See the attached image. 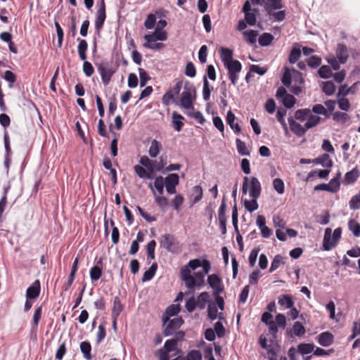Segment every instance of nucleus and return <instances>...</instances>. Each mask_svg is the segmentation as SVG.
<instances>
[{"mask_svg":"<svg viewBox=\"0 0 360 360\" xmlns=\"http://www.w3.org/2000/svg\"><path fill=\"white\" fill-rule=\"evenodd\" d=\"M201 263L202 261L200 259H191L180 269V278L188 289V292H193L196 288L203 286V275L201 271H196L191 274V271L200 267Z\"/></svg>","mask_w":360,"mask_h":360,"instance_id":"obj_1","label":"nucleus"},{"mask_svg":"<svg viewBox=\"0 0 360 360\" xmlns=\"http://www.w3.org/2000/svg\"><path fill=\"white\" fill-rule=\"evenodd\" d=\"M248 192L252 198H259L262 192V186L259 179L255 176H244L242 185V193Z\"/></svg>","mask_w":360,"mask_h":360,"instance_id":"obj_2","label":"nucleus"},{"mask_svg":"<svg viewBox=\"0 0 360 360\" xmlns=\"http://www.w3.org/2000/svg\"><path fill=\"white\" fill-rule=\"evenodd\" d=\"M195 88L193 84L186 82L180 98V105L186 110H194L193 102L195 99Z\"/></svg>","mask_w":360,"mask_h":360,"instance_id":"obj_3","label":"nucleus"},{"mask_svg":"<svg viewBox=\"0 0 360 360\" xmlns=\"http://www.w3.org/2000/svg\"><path fill=\"white\" fill-rule=\"evenodd\" d=\"M160 243L161 247L173 254H179L182 250V245L174 235L170 233L162 235Z\"/></svg>","mask_w":360,"mask_h":360,"instance_id":"obj_4","label":"nucleus"},{"mask_svg":"<svg viewBox=\"0 0 360 360\" xmlns=\"http://www.w3.org/2000/svg\"><path fill=\"white\" fill-rule=\"evenodd\" d=\"M332 230L330 228H326L324 233L323 247L325 250H330L335 248L340 240L342 234V229L338 227L335 229L333 233L334 242H331Z\"/></svg>","mask_w":360,"mask_h":360,"instance_id":"obj_5","label":"nucleus"},{"mask_svg":"<svg viewBox=\"0 0 360 360\" xmlns=\"http://www.w3.org/2000/svg\"><path fill=\"white\" fill-rule=\"evenodd\" d=\"M225 68L227 69L229 78L233 85H236L238 79V74L242 70V65L238 60L230 61L226 63Z\"/></svg>","mask_w":360,"mask_h":360,"instance_id":"obj_6","label":"nucleus"},{"mask_svg":"<svg viewBox=\"0 0 360 360\" xmlns=\"http://www.w3.org/2000/svg\"><path fill=\"white\" fill-rule=\"evenodd\" d=\"M182 81H178L172 89H169L162 96V103L165 105H169L174 101V96L179 95L182 87Z\"/></svg>","mask_w":360,"mask_h":360,"instance_id":"obj_7","label":"nucleus"},{"mask_svg":"<svg viewBox=\"0 0 360 360\" xmlns=\"http://www.w3.org/2000/svg\"><path fill=\"white\" fill-rule=\"evenodd\" d=\"M167 192L172 195L176 193V186L179 184V177L177 174H169L165 179Z\"/></svg>","mask_w":360,"mask_h":360,"instance_id":"obj_8","label":"nucleus"},{"mask_svg":"<svg viewBox=\"0 0 360 360\" xmlns=\"http://www.w3.org/2000/svg\"><path fill=\"white\" fill-rule=\"evenodd\" d=\"M105 18V4L104 0H101L100 7L96 12L95 20V27L98 32L102 30Z\"/></svg>","mask_w":360,"mask_h":360,"instance_id":"obj_9","label":"nucleus"},{"mask_svg":"<svg viewBox=\"0 0 360 360\" xmlns=\"http://www.w3.org/2000/svg\"><path fill=\"white\" fill-rule=\"evenodd\" d=\"M98 71L101 77L102 82L105 86H107L114 74V71L108 68L107 64L101 63L98 66Z\"/></svg>","mask_w":360,"mask_h":360,"instance_id":"obj_10","label":"nucleus"},{"mask_svg":"<svg viewBox=\"0 0 360 360\" xmlns=\"http://www.w3.org/2000/svg\"><path fill=\"white\" fill-rule=\"evenodd\" d=\"M208 284L213 289L214 295H218L223 290L221 280L217 274H211L207 278Z\"/></svg>","mask_w":360,"mask_h":360,"instance_id":"obj_11","label":"nucleus"},{"mask_svg":"<svg viewBox=\"0 0 360 360\" xmlns=\"http://www.w3.org/2000/svg\"><path fill=\"white\" fill-rule=\"evenodd\" d=\"M143 38L148 42L165 41L167 39V32L165 30L155 29L153 34H145Z\"/></svg>","mask_w":360,"mask_h":360,"instance_id":"obj_12","label":"nucleus"},{"mask_svg":"<svg viewBox=\"0 0 360 360\" xmlns=\"http://www.w3.org/2000/svg\"><path fill=\"white\" fill-rule=\"evenodd\" d=\"M184 321L181 318H174L169 321L164 330L165 336H169L183 324Z\"/></svg>","mask_w":360,"mask_h":360,"instance_id":"obj_13","label":"nucleus"},{"mask_svg":"<svg viewBox=\"0 0 360 360\" xmlns=\"http://www.w3.org/2000/svg\"><path fill=\"white\" fill-rule=\"evenodd\" d=\"M264 9L267 14L269 16L274 18L275 21L281 22L283 21L285 18V11H279L277 12H274V10H277L278 8H273V6L271 4H266L264 6Z\"/></svg>","mask_w":360,"mask_h":360,"instance_id":"obj_14","label":"nucleus"},{"mask_svg":"<svg viewBox=\"0 0 360 360\" xmlns=\"http://www.w3.org/2000/svg\"><path fill=\"white\" fill-rule=\"evenodd\" d=\"M41 291V285L39 280H36L26 290V298L27 300L36 299L39 297Z\"/></svg>","mask_w":360,"mask_h":360,"instance_id":"obj_15","label":"nucleus"},{"mask_svg":"<svg viewBox=\"0 0 360 360\" xmlns=\"http://www.w3.org/2000/svg\"><path fill=\"white\" fill-rule=\"evenodd\" d=\"M288 123L290 125V130L296 136L301 137L305 134L307 131V129L305 128V127L302 126L300 124L295 121L292 117L288 118Z\"/></svg>","mask_w":360,"mask_h":360,"instance_id":"obj_16","label":"nucleus"},{"mask_svg":"<svg viewBox=\"0 0 360 360\" xmlns=\"http://www.w3.org/2000/svg\"><path fill=\"white\" fill-rule=\"evenodd\" d=\"M102 264H103L102 259H100L97 262V265H95L91 268V269L89 271V275H90L91 281H93V282L96 281L99 278H101V277L102 276V274H103Z\"/></svg>","mask_w":360,"mask_h":360,"instance_id":"obj_17","label":"nucleus"},{"mask_svg":"<svg viewBox=\"0 0 360 360\" xmlns=\"http://www.w3.org/2000/svg\"><path fill=\"white\" fill-rule=\"evenodd\" d=\"M360 172L356 168H353L351 171L347 172L345 175V179L343 181L344 184L349 185L354 184L356 182L359 177Z\"/></svg>","mask_w":360,"mask_h":360,"instance_id":"obj_18","label":"nucleus"},{"mask_svg":"<svg viewBox=\"0 0 360 360\" xmlns=\"http://www.w3.org/2000/svg\"><path fill=\"white\" fill-rule=\"evenodd\" d=\"M333 340H334V336L330 332L321 333L318 336L319 344L323 347L330 346L333 342Z\"/></svg>","mask_w":360,"mask_h":360,"instance_id":"obj_19","label":"nucleus"},{"mask_svg":"<svg viewBox=\"0 0 360 360\" xmlns=\"http://www.w3.org/2000/svg\"><path fill=\"white\" fill-rule=\"evenodd\" d=\"M124 309L123 304L121 303L119 297L116 296L113 299V304L112 308V319H117Z\"/></svg>","mask_w":360,"mask_h":360,"instance_id":"obj_20","label":"nucleus"},{"mask_svg":"<svg viewBox=\"0 0 360 360\" xmlns=\"http://www.w3.org/2000/svg\"><path fill=\"white\" fill-rule=\"evenodd\" d=\"M236 119V117L235 115L232 112V111L229 110L226 118V122L230 126L231 129H233V131L238 134L240 132L241 129L238 122L235 123Z\"/></svg>","mask_w":360,"mask_h":360,"instance_id":"obj_21","label":"nucleus"},{"mask_svg":"<svg viewBox=\"0 0 360 360\" xmlns=\"http://www.w3.org/2000/svg\"><path fill=\"white\" fill-rule=\"evenodd\" d=\"M172 123L174 129L177 131H180L184 125L183 122L184 117L177 112L174 111L172 114Z\"/></svg>","mask_w":360,"mask_h":360,"instance_id":"obj_22","label":"nucleus"},{"mask_svg":"<svg viewBox=\"0 0 360 360\" xmlns=\"http://www.w3.org/2000/svg\"><path fill=\"white\" fill-rule=\"evenodd\" d=\"M300 45L299 44H295L289 54L288 56V61L291 64H295L298 61L301 56V49H300Z\"/></svg>","mask_w":360,"mask_h":360,"instance_id":"obj_23","label":"nucleus"},{"mask_svg":"<svg viewBox=\"0 0 360 360\" xmlns=\"http://www.w3.org/2000/svg\"><path fill=\"white\" fill-rule=\"evenodd\" d=\"M336 56L340 63H345L348 58L347 46L343 44H338L336 50Z\"/></svg>","mask_w":360,"mask_h":360,"instance_id":"obj_24","label":"nucleus"},{"mask_svg":"<svg viewBox=\"0 0 360 360\" xmlns=\"http://www.w3.org/2000/svg\"><path fill=\"white\" fill-rule=\"evenodd\" d=\"M77 41L79 42L77 46V51L79 58L82 60H85L87 58L86 52L88 49V44L85 39L80 38H77Z\"/></svg>","mask_w":360,"mask_h":360,"instance_id":"obj_25","label":"nucleus"},{"mask_svg":"<svg viewBox=\"0 0 360 360\" xmlns=\"http://www.w3.org/2000/svg\"><path fill=\"white\" fill-rule=\"evenodd\" d=\"M312 162L317 165H321L323 167L330 168L333 166V161L330 158V156L328 154H323L321 156H319L318 158L312 160Z\"/></svg>","mask_w":360,"mask_h":360,"instance_id":"obj_26","label":"nucleus"},{"mask_svg":"<svg viewBox=\"0 0 360 360\" xmlns=\"http://www.w3.org/2000/svg\"><path fill=\"white\" fill-rule=\"evenodd\" d=\"M80 350L83 354V356L86 360H91V345L89 342L84 341L80 343Z\"/></svg>","mask_w":360,"mask_h":360,"instance_id":"obj_27","label":"nucleus"},{"mask_svg":"<svg viewBox=\"0 0 360 360\" xmlns=\"http://www.w3.org/2000/svg\"><path fill=\"white\" fill-rule=\"evenodd\" d=\"M134 169L137 176L141 179H151L153 178V173L149 170H146L141 165H136L134 167Z\"/></svg>","mask_w":360,"mask_h":360,"instance_id":"obj_28","label":"nucleus"},{"mask_svg":"<svg viewBox=\"0 0 360 360\" xmlns=\"http://www.w3.org/2000/svg\"><path fill=\"white\" fill-rule=\"evenodd\" d=\"M220 57L224 63V66L226 63H229L230 61H235L236 60L233 59V51L232 50L228 48H221L220 49Z\"/></svg>","mask_w":360,"mask_h":360,"instance_id":"obj_29","label":"nucleus"},{"mask_svg":"<svg viewBox=\"0 0 360 360\" xmlns=\"http://www.w3.org/2000/svg\"><path fill=\"white\" fill-rule=\"evenodd\" d=\"M161 148L162 144L156 139H153L148 150L149 155L151 158H156L160 153Z\"/></svg>","mask_w":360,"mask_h":360,"instance_id":"obj_30","label":"nucleus"},{"mask_svg":"<svg viewBox=\"0 0 360 360\" xmlns=\"http://www.w3.org/2000/svg\"><path fill=\"white\" fill-rule=\"evenodd\" d=\"M209 294L207 292H201L195 300L197 307L203 309L209 300Z\"/></svg>","mask_w":360,"mask_h":360,"instance_id":"obj_31","label":"nucleus"},{"mask_svg":"<svg viewBox=\"0 0 360 360\" xmlns=\"http://www.w3.org/2000/svg\"><path fill=\"white\" fill-rule=\"evenodd\" d=\"M278 302L281 306L285 307L286 309L292 308L294 304L292 297L288 295H283L280 296L278 297Z\"/></svg>","mask_w":360,"mask_h":360,"instance_id":"obj_32","label":"nucleus"},{"mask_svg":"<svg viewBox=\"0 0 360 360\" xmlns=\"http://www.w3.org/2000/svg\"><path fill=\"white\" fill-rule=\"evenodd\" d=\"M320 121H321L320 117L310 113L307 117V122L304 124V127L307 129V130L311 129V128L316 127V125H318L319 124Z\"/></svg>","mask_w":360,"mask_h":360,"instance_id":"obj_33","label":"nucleus"},{"mask_svg":"<svg viewBox=\"0 0 360 360\" xmlns=\"http://www.w3.org/2000/svg\"><path fill=\"white\" fill-rule=\"evenodd\" d=\"M192 196L193 198L192 201L193 205L198 202L202 198L203 191L200 186L197 185L193 188Z\"/></svg>","mask_w":360,"mask_h":360,"instance_id":"obj_34","label":"nucleus"},{"mask_svg":"<svg viewBox=\"0 0 360 360\" xmlns=\"http://www.w3.org/2000/svg\"><path fill=\"white\" fill-rule=\"evenodd\" d=\"M340 176V173L339 172L337 174V176L333 178L330 181V182L328 184H327L330 188V190H328V192L336 193L340 189V180H339Z\"/></svg>","mask_w":360,"mask_h":360,"instance_id":"obj_35","label":"nucleus"},{"mask_svg":"<svg viewBox=\"0 0 360 360\" xmlns=\"http://www.w3.org/2000/svg\"><path fill=\"white\" fill-rule=\"evenodd\" d=\"M258 11L257 8H253L252 11L245 13V20L249 25L253 26L256 24V14Z\"/></svg>","mask_w":360,"mask_h":360,"instance_id":"obj_36","label":"nucleus"},{"mask_svg":"<svg viewBox=\"0 0 360 360\" xmlns=\"http://www.w3.org/2000/svg\"><path fill=\"white\" fill-rule=\"evenodd\" d=\"M274 40V36L270 33H263L259 37V44L262 46H266L271 44Z\"/></svg>","mask_w":360,"mask_h":360,"instance_id":"obj_37","label":"nucleus"},{"mask_svg":"<svg viewBox=\"0 0 360 360\" xmlns=\"http://www.w3.org/2000/svg\"><path fill=\"white\" fill-rule=\"evenodd\" d=\"M314 345L310 343H300L297 346L298 352L301 354H307L314 351Z\"/></svg>","mask_w":360,"mask_h":360,"instance_id":"obj_38","label":"nucleus"},{"mask_svg":"<svg viewBox=\"0 0 360 360\" xmlns=\"http://www.w3.org/2000/svg\"><path fill=\"white\" fill-rule=\"evenodd\" d=\"M281 264H284V262L283 261V257L280 255H275L271 262L269 272H274L277 269H278Z\"/></svg>","mask_w":360,"mask_h":360,"instance_id":"obj_39","label":"nucleus"},{"mask_svg":"<svg viewBox=\"0 0 360 360\" xmlns=\"http://www.w3.org/2000/svg\"><path fill=\"white\" fill-rule=\"evenodd\" d=\"M322 90L327 96H331L335 93V86L331 81L323 82Z\"/></svg>","mask_w":360,"mask_h":360,"instance_id":"obj_40","label":"nucleus"},{"mask_svg":"<svg viewBox=\"0 0 360 360\" xmlns=\"http://www.w3.org/2000/svg\"><path fill=\"white\" fill-rule=\"evenodd\" d=\"M273 187L274 190L280 195L285 192V184L283 181L280 178H276L273 180Z\"/></svg>","mask_w":360,"mask_h":360,"instance_id":"obj_41","label":"nucleus"},{"mask_svg":"<svg viewBox=\"0 0 360 360\" xmlns=\"http://www.w3.org/2000/svg\"><path fill=\"white\" fill-rule=\"evenodd\" d=\"M243 36L246 41L250 44H253L256 42L257 32L252 30L245 31Z\"/></svg>","mask_w":360,"mask_h":360,"instance_id":"obj_42","label":"nucleus"},{"mask_svg":"<svg viewBox=\"0 0 360 360\" xmlns=\"http://www.w3.org/2000/svg\"><path fill=\"white\" fill-rule=\"evenodd\" d=\"M349 229L352 232L354 236H360V224L354 219H349L348 222Z\"/></svg>","mask_w":360,"mask_h":360,"instance_id":"obj_43","label":"nucleus"},{"mask_svg":"<svg viewBox=\"0 0 360 360\" xmlns=\"http://www.w3.org/2000/svg\"><path fill=\"white\" fill-rule=\"evenodd\" d=\"M281 82L284 86L288 87L292 82L291 70L289 68H284V72L281 78Z\"/></svg>","mask_w":360,"mask_h":360,"instance_id":"obj_44","label":"nucleus"},{"mask_svg":"<svg viewBox=\"0 0 360 360\" xmlns=\"http://www.w3.org/2000/svg\"><path fill=\"white\" fill-rule=\"evenodd\" d=\"M236 148L238 152L241 155H250V152L246 147V144L245 142L242 141L239 139H236Z\"/></svg>","mask_w":360,"mask_h":360,"instance_id":"obj_45","label":"nucleus"},{"mask_svg":"<svg viewBox=\"0 0 360 360\" xmlns=\"http://www.w3.org/2000/svg\"><path fill=\"white\" fill-rule=\"evenodd\" d=\"M310 114V110L308 108L297 110L295 113V117L296 120L303 122L307 119Z\"/></svg>","mask_w":360,"mask_h":360,"instance_id":"obj_46","label":"nucleus"},{"mask_svg":"<svg viewBox=\"0 0 360 360\" xmlns=\"http://www.w3.org/2000/svg\"><path fill=\"white\" fill-rule=\"evenodd\" d=\"M139 162L141 165L144 166L150 172H153L155 169L154 165L153 163V161L150 160L148 156L143 155L141 157Z\"/></svg>","mask_w":360,"mask_h":360,"instance_id":"obj_47","label":"nucleus"},{"mask_svg":"<svg viewBox=\"0 0 360 360\" xmlns=\"http://www.w3.org/2000/svg\"><path fill=\"white\" fill-rule=\"evenodd\" d=\"M156 247V242L154 240H150L146 246L147 258L148 259H155V249Z\"/></svg>","mask_w":360,"mask_h":360,"instance_id":"obj_48","label":"nucleus"},{"mask_svg":"<svg viewBox=\"0 0 360 360\" xmlns=\"http://www.w3.org/2000/svg\"><path fill=\"white\" fill-rule=\"evenodd\" d=\"M321 58L318 56H311L307 60V65L311 68H316L321 63Z\"/></svg>","mask_w":360,"mask_h":360,"instance_id":"obj_49","label":"nucleus"},{"mask_svg":"<svg viewBox=\"0 0 360 360\" xmlns=\"http://www.w3.org/2000/svg\"><path fill=\"white\" fill-rule=\"evenodd\" d=\"M257 199L258 198H252L251 200H245L244 202V206L245 208L250 212H252L253 211L257 210L258 208V203H257Z\"/></svg>","mask_w":360,"mask_h":360,"instance_id":"obj_50","label":"nucleus"},{"mask_svg":"<svg viewBox=\"0 0 360 360\" xmlns=\"http://www.w3.org/2000/svg\"><path fill=\"white\" fill-rule=\"evenodd\" d=\"M292 331L294 335L298 337L303 335L306 332L304 327L299 321L294 323L292 326Z\"/></svg>","mask_w":360,"mask_h":360,"instance_id":"obj_51","label":"nucleus"},{"mask_svg":"<svg viewBox=\"0 0 360 360\" xmlns=\"http://www.w3.org/2000/svg\"><path fill=\"white\" fill-rule=\"evenodd\" d=\"M165 185L164 178L161 176H157L155 179L154 186L160 195L164 192V186Z\"/></svg>","mask_w":360,"mask_h":360,"instance_id":"obj_52","label":"nucleus"},{"mask_svg":"<svg viewBox=\"0 0 360 360\" xmlns=\"http://www.w3.org/2000/svg\"><path fill=\"white\" fill-rule=\"evenodd\" d=\"M318 72L320 77L324 79L329 78L332 75L331 68L328 65L321 66Z\"/></svg>","mask_w":360,"mask_h":360,"instance_id":"obj_53","label":"nucleus"},{"mask_svg":"<svg viewBox=\"0 0 360 360\" xmlns=\"http://www.w3.org/2000/svg\"><path fill=\"white\" fill-rule=\"evenodd\" d=\"M210 84L205 76L203 79V88H202V97L205 101H208L210 98Z\"/></svg>","mask_w":360,"mask_h":360,"instance_id":"obj_54","label":"nucleus"},{"mask_svg":"<svg viewBox=\"0 0 360 360\" xmlns=\"http://www.w3.org/2000/svg\"><path fill=\"white\" fill-rule=\"evenodd\" d=\"M4 79L9 83V87L11 88L16 82V75L11 70H6L4 75Z\"/></svg>","mask_w":360,"mask_h":360,"instance_id":"obj_55","label":"nucleus"},{"mask_svg":"<svg viewBox=\"0 0 360 360\" xmlns=\"http://www.w3.org/2000/svg\"><path fill=\"white\" fill-rule=\"evenodd\" d=\"M333 118L336 122L345 123L349 120V116L345 112L337 111L333 114Z\"/></svg>","mask_w":360,"mask_h":360,"instance_id":"obj_56","label":"nucleus"},{"mask_svg":"<svg viewBox=\"0 0 360 360\" xmlns=\"http://www.w3.org/2000/svg\"><path fill=\"white\" fill-rule=\"evenodd\" d=\"M349 205L351 210L360 209V192L351 198Z\"/></svg>","mask_w":360,"mask_h":360,"instance_id":"obj_57","label":"nucleus"},{"mask_svg":"<svg viewBox=\"0 0 360 360\" xmlns=\"http://www.w3.org/2000/svg\"><path fill=\"white\" fill-rule=\"evenodd\" d=\"M295 98L289 94L282 99L283 104L287 108H291L295 105Z\"/></svg>","mask_w":360,"mask_h":360,"instance_id":"obj_58","label":"nucleus"},{"mask_svg":"<svg viewBox=\"0 0 360 360\" xmlns=\"http://www.w3.org/2000/svg\"><path fill=\"white\" fill-rule=\"evenodd\" d=\"M207 313H208V317L211 320H214L217 319L218 310H217V306L215 304L210 303L208 304Z\"/></svg>","mask_w":360,"mask_h":360,"instance_id":"obj_59","label":"nucleus"},{"mask_svg":"<svg viewBox=\"0 0 360 360\" xmlns=\"http://www.w3.org/2000/svg\"><path fill=\"white\" fill-rule=\"evenodd\" d=\"M42 314V306H39L35 309L34 313L32 317V323L34 326L37 328Z\"/></svg>","mask_w":360,"mask_h":360,"instance_id":"obj_60","label":"nucleus"},{"mask_svg":"<svg viewBox=\"0 0 360 360\" xmlns=\"http://www.w3.org/2000/svg\"><path fill=\"white\" fill-rule=\"evenodd\" d=\"M139 77H140V86L141 87L146 86L148 81L150 79L148 73L143 68H139Z\"/></svg>","mask_w":360,"mask_h":360,"instance_id":"obj_61","label":"nucleus"},{"mask_svg":"<svg viewBox=\"0 0 360 360\" xmlns=\"http://www.w3.org/2000/svg\"><path fill=\"white\" fill-rule=\"evenodd\" d=\"M187 360H202V354L200 350L193 349L188 352Z\"/></svg>","mask_w":360,"mask_h":360,"instance_id":"obj_62","label":"nucleus"},{"mask_svg":"<svg viewBox=\"0 0 360 360\" xmlns=\"http://www.w3.org/2000/svg\"><path fill=\"white\" fill-rule=\"evenodd\" d=\"M184 201V198L181 194L176 195L174 198L172 200V203L173 207L176 210H179L180 207L182 205Z\"/></svg>","mask_w":360,"mask_h":360,"instance_id":"obj_63","label":"nucleus"},{"mask_svg":"<svg viewBox=\"0 0 360 360\" xmlns=\"http://www.w3.org/2000/svg\"><path fill=\"white\" fill-rule=\"evenodd\" d=\"M338 104L340 109L347 111L350 108V103L347 98L345 97H339Z\"/></svg>","mask_w":360,"mask_h":360,"instance_id":"obj_64","label":"nucleus"}]
</instances>
